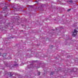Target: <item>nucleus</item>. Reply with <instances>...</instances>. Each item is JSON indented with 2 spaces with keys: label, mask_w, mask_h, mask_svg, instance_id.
<instances>
[{
  "label": "nucleus",
  "mask_w": 78,
  "mask_h": 78,
  "mask_svg": "<svg viewBox=\"0 0 78 78\" xmlns=\"http://www.w3.org/2000/svg\"><path fill=\"white\" fill-rule=\"evenodd\" d=\"M78 31L76 30V29H74V31L73 32L72 36L73 37H75V36L77 34V32Z\"/></svg>",
  "instance_id": "f257e3e1"
},
{
  "label": "nucleus",
  "mask_w": 78,
  "mask_h": 78,
  "mask_svg": "<svg viewBox=\"0 0 78 78\" xmlns=\"http://www.w3.org/2000/svg\"><path fill=\"white\" fill-rule=\"evenodd\" d=\"M68 2V3H69V4L72 3H73V1L72 0L69 1Z\"/></svg>",
  "instance_id": "f03ea898"
},
{
  "label": "nucleus",
  "mask_w": 78,
  "mask_h": 78,
  "mask_svg": "<svg viewBox=\"0 0 78 78\" xmlns=\"http://www.w3.org/2000/svg\"><path fill=\"white\" fill-rule=\"evenodd\" d=\"M6 55H7V54H4L2 56L3 57H5V56H6Z\"/></svg>",
  "instance_id": "7ed1b4c3"
},
{
  "label": "nucleus",
  "mask_w": 78,
  "mask_h": 78,
  "mask_svg": "<svg viewBox=\"0 0 78 78\" xmlns=\"http://www.w3.org/2000/svg\"><path fill=\"white\" fill-rule=\"evenodd\" d=\"M8 73L9 74H9H10L9 75L11 76H12V73Z\"/></svg>",
  "instance_id": "20e7f679"
},
{
  "label": "nucleus",
  "mask_w": 78,
  "mask_h": 78,
  "mask_svg": "<svg viewBox=\"0 0 78 78\" xmlns=\"http://www.w3.org/2000/svg\"><path fill=\"white\" fill-rule=\"evenodd\" d=\"M8 59H11V57H8L7 58Z\"/></svg>",
  "instance_id": "39448f33"
},
{
  "label": "nucleus",
  "mask_w": 78,
  "mask_h": 78,
  "mask_svg": "<svg viewBox=\"0 0 78 78\" xmlns=\"http://www.w3.org/2000/svg\"><path fill=\"white\" fill-rule=\"evenodd\" d=\"M14 66H16V67L17 66H18V64H16V65H14Z\"/></svg>",
  "instance_id": "423d86ee"
},
{
  "label": "nucleus",
  "mask_w": 78,
  "mask_h": 78,
  "mask_svg": "<svg viewBox=\"0 0 78 78\" xmlns=\"http://www.w3.org/2000/svg\"><path fill=\"white\" fill-rule=\"evenodd\" d=\"M54 73V72H51V75H53V74Z\"/></svg>",
  "instance_id": "0eeeda50"
},
{
  "label": "nucleus",
  "mask_w": 78,
  "mask_h": 78,
  "mask_svg": "<svg viewBox=\"0 0 78 78\" xmlns=\"http://www.w3.org/2000/svg\"><path fill=\"white\" fill-rule=\"evenodd\" d=\"M5 65L6 66H7V67H8V66H9V64H5Z\"/></svg>",
  "instance_id": "6e6552de"
},
{
  "label": "nucleus",
  "mask_w": 78,
  "mask_h": 78,
  "mask_svg": "<svg viewBox=\"0 0 78 78\" xmlns=\"http://www.w3.org/2000/svg\"><path fill=\"white\" fill-rule=\"evenodd\" d=\"M70 11V9H69L68 10V11Z\"/></svg>",
  "instance_id": "1a4fd4ad"
},
{
  "label": "nucleus",
  "mask_w": 78,
  "mask_h": 78,
  "mask_svg": "<svg viewBox=\"0 0 78 78\" xmlns=\"http://www.w3.org/2000/svg\"><path fill=\"white\" fill-rule=\"evenodd\" d=\"M5 9H7V7H5Z\"/></svg>",
  "instance_id": "9d476101"
},
{
  "label": "nucleus",
  "mask_w": 78,
  "mask_h": 78,
  "mask_svg": "<svg viewBox=\"0 0 78 78\" xmlns=\"http://www.w3.org/2000/svg\"><path fill=\"white\" fill-rule=\"evenodd\" d=\"M38 75H40V73H38Z\"/></svg>",
  "instance_id": "9b49d317"
},
{
  "label": "nucleus",
  "mask_w": 78,
  "mask_h": 78,
  "mask_svg": "<svg viewBox=\"0 0 78 78\" xmlns=\"http://www.w3.org/2000/svg\"><path fill=\"white\" fill-rule=\"evenodd\" d=\"M1 54H2L1 53H0V56H1Z\"/></svg>",
  "instance_id": "f8f14e48"
},
{
  "label": "nucleus",
  "mask_w": 78,
  "mask_h": 78,
  "mask_svg": "<svg viewBox=\"0 0 78 78\" xmlns=\"http://www.w3.org/2000/svg\"><path fill=\"white\" fill-rule=\"evenodd\" d=\"M9 2H10V1H11V0H9Z\"/></svg>",
  "instance_id": "ddd939ff"
},
{
  "label": "nucleus",
  "mask_w": 78,
  "mask_h": 78,
  "mask_svg": "<svg viewBox=\"0 0 78 78\" xmlns=\"http://www.w3.org/2000/svg\"><path fill=\"white\" fill-rule=\"evenodd\" d=\"M30 68H32V67H31Z\"/></svg>",
  "instance_id": "4468645a"
},
{
  "label": "nucleus",
  "mask_w": 78,
  "mask_h": 78,
  "mask_svg": "<svg viewBox=\"0 0 78 78\" xmlns=\"http://www.w3.org/2000/svg\"><path fill=\"white\" fill-rule=\"evenodd\" d=\"M5 59H6V58H5Z\"/></svg>",
  "instance_id": "2eb2a0df"
}]
</instances>
